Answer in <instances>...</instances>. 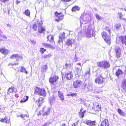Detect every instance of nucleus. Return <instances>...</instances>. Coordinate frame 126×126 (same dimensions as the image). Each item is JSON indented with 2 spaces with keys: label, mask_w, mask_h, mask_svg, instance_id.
<instances>
[{
  "label": "nucleus",
  "mask_w": 126,
  "mask_h": 126,
  "mask_svg": "<svg viewBox=\"0 0 126 126\" xmlns=\"http://www.w3.org/2000/svg\"><path fill=\"white\" fill-rule=\"evenodd\" d=\"M0 51L4 55H7L8 53V50L5 49L4 48H1Z\"/></svg>",
  "instance_id": "nucleus-23"
},
{
  "label": "nucleus",
  "mask_w": 126,
  "mask_h": 126,
  "mask_svg": "<svg viewBox=\"0 0 126 126\" xmlns=\"http://www.w3.org/2000/svg\"><path fill=\"white\" fill-rule=\"evenodd\" d=\"M83 123L89 126H95L96 124V122L95 121H92L91 120H88L87 119L84 120Z\"/></svg>",
  "instance_id": "nucleus-7"
},
{
  "label": "nucleus",
  "mask_w": 126,
  "mask_h": 126,
  "mask_svg": "<svg viewBox=\"0 0 126 126\" xmlns=\"http://www.w3.org/2000/svg\"><path fill=\"white\" fill-rule=\"evenodd\" d=\"M95 16L97 19L99 20H101V17L98 14H95Z\"/></svg>",
  "instance_id": "nucleus-42"
},
{
  "label": "nucleus",
  "mask_w": 126,
  "mask_h": 126,
  "mask_svg": "<svg viewBox=\"0 0 126 126\" xmlns=\"http://www.w3.org/2000/svg\"><path fill=\"white\" fill-rule=\"evenodd\" d=\"M65 37V34L64 32H63L60 35L59 37V40L58 41V43L60 44V43L62 42L63 39H64Z\"/></svg>",
  "instance_id": "nucleus-19"
},
{
  "label": "nucleus",
  "mask_w": 126,
  "mask_h": 126,
  "mask_svg": "<svg viewBox=\"0 0 126 126\" xmlns=\"http://www.w3.org/2000/svg\"><path fill=\"white\" fill-rule=\"evenodd\" d=\"M20 72L25 73L26 74H27L28 73V72L26 70L25 68L23 66H22L21 67L20 69Z\"/></svg>",
  "instance_id": "nucleus-35"
},
{
  "label": "nucleus",
  "mask_w": 126,
  "mask_h": 126,
  "mask_svg": "<svg viewBox=\"0 0 126 126\" xmlns=\"http://www.w3.org/2000/svg\"><path fill=\"white\" fill-rule=\"evenodd\" d=\"M83 30L87 37L90 38L94 36L95 32L92 28L91 25H87L84 26Z\"/></svg>",
  "instance_id": "nucleus-3"
},
{
  "label": "nucleus",
  "mask_w": 126,
  "mask_h": 126,
  "mask_svg": "<svg viewBox=\"0 0 126 126\" xmlns=\"http://www.w3.org/2000/svg\"><path fill=\"white\" fill-rule=\"evenodd\" d=\"M80 8L78 6H75L72 8L71 10L73 12H75L76 11H79V10Z\"/></svg>",
  "instance_id": "nucleus-32"
},
{
  "label": "nucleus",
  "mask_w": 126,
  "mask_h": 126,
  "mask_svg": "<svg viewBox=\"0 0 126 126\" xmlns=\"http://www.w3.org/2000/svg\"><path fill=\"white\" fill-rule=\"evenodd\" d=\"M121 87L124 89H126V80L124 79L122 82Z\"/></svg>",
  "instance_id": "nucleus-33"
},
{
  "label": "nucleus",
  "mask_w": 126,
  "mask_h": 126,
  "mask_svg": "<svg viewBox=\"0 0 126 126\" xmlns=\"http://www.w3.org/2000/svg\"><path fill=\"white\" fill-rule=\"evenodd\" d=\"M20 2V1L17 0L16 1V3L17 5Z\"/></svg>",
  "instance_id": "nucleus-59"
},
{
  "label": "nucleus",
  "mask_w": 126,
  "mask_h": 126,
  "mask_svg": "<svg viewBox=\"0 0 126 126\" xmlns=\"http://www.w3.org/2000/svg\"><path fill=\"white\" fill-rule=\"evenodd\" d=\"M43 45L44 47H45L50 48L52 49H54L55 48L53 46H52L50 44L48 43H43Z\"/></svg>",
  "instance_id": "nucleus-21"
},
{
  "label": "nucleus",
  "mask_w": 126,
  "mask_h": 126,
  "mask_svg": "<svg viewBox=\"0 0 126 126\" xmlns=\"http://www.w3.org/2000/svg\"><path fill=\"white\" fill-rule=\"evenodd\" d=\"M77 95V94L76 93H72L70 95L72 97L75 96Z\"/></svg>",
  "instance_id": "nucleus-51"
},
{
  "label": "nucleus",
  "mask_w": 126,
  "mask_h": 126,
  "mask_svg": "<svg viewBox=\"0 0 126 126\" xmlns=\"http://www.w3.org/2000/svg\"><path fill=\"white\" fill-rule=\"evenodd\" d=\"M50 124L49 122L45 123L43 125L41 126H49Z\"/></svg>",
  "instance_id": "nucleus-48"
},
{
  "label": "nucleus",
  "mask_w": 126,
  "mask_h": 126,
  "mask_svg": "<svg viewBox=\"0 0 126 126\" xmlns=\"http://www.w3.org/2000/svg\"><path fill=\"white\" fill-rule=\"evenodd\" d=\"M20 56H19L17 54H15L13 55L11 57V58L12 59H14L16 58H20Z\"/></svg>",
  "instance_id": "nucleus-34"
},
{
  "label": "nucleus",
  "mask_w": 126,
  "mask_h": 126,
  "mask_svg": "<svg viewBox=\"0 0 126 126\" xmlns=\"http://www.w3.org/2000/svg\"><path fill=\"white\" fill-rule=\"evenodd\" d=\"M93 90L92 86L89 85L88 83H84L82 87V91L86 93L87 92H92Z\"/></svg>",
  "instance_id": "nucleus-4"
},
{
  "label": "nucleus",
  "mask_w": 126,
  "mask_h": 126,
  "mask_svg": "<svg viewBox=\"0 0 126 126\" xmlns=\"http://www.w3.org/2000/svg\"><path fill=\"white\" fill-rule=\"evenodd\" d=\"M103 78L101 76L98 77L95 80V83L102 84L103 83Z\"/></svg>",
  "instance_id": "nucleus-11"
},
{
  "label": "nucleus",
  "mask_w": 126,
  "mask_h": 126,
  "mask_svg": "<svg viewBox=\"0 0 126 126\" xmlns=\"http://www.w3.org/2000/svg\"><path fill=\"white\" fill-rule=\"evenodd\" d=\"M45 30V29L44 27H39L38 28V32L40 33H43V34H44V31Z\"/></svg>",
  "instance_id": "nucleus-25"
},
{
  "label": "nucleus",
  "mask_w": 126,
  "mask_h": 126,
  "mask_svg": "<svg viewBox=\"0 0 126 126\" xmlns=\"http://www.w3.org/2000/svg\"><path fill=\"white\" fill-rule=\"evenodd\" d=\"M62 1H63V2H67L70 1H72V0H62Z\"/></svg>",
  "instance_id": "nucleus-53"
},
{
  "label": "nucleus",
  "mask_w": 126,
  "mask_h": 126,
  "mask_svg": "<svg viewBox=\"0 0 126 126\" xmlns=\"http://www.w3.org/2000/svg\"><path fill=\"white\" fill-rule=\"evenodd\" d=\"M118 14L119 16V18L120 19L122 17L123 15L122 14V13L119 12L118 13Z\"/></svg>",
  "instance_id": "nucleus-50"
},
{
  "label": "nucleus",
  "mask_w": 126,
  "mask_h": 126,
  "mask_svg": "<svg viewBox=\"0 0 126 126\" xmlns=\"http://www.w3.org/2000/svg\"><path fill=\"white\" fill-rule=\"evenodd\" d=\"M101 34L105 42L108 44L110 45L111 43L110 36H108L106 33L104 31L101 33Z\"/></svg>",
  "instance_id": "nucleus-6"
},
{
  "label": "nucleus",
  "mask_w": 126,
  "mask_h": 126,
  "mask_svg": "<svg viewBox=\"0 0 126 126\" xmlns=\"http://www.w3.org/2000/svg\"><path fill=\"white\" fill-rule=\"evenodd\" d=\"M119 40L123 44L126 45V36H121L119 37Z\"/></svg>",
  "instance_id": "nucleus-13"
},
{
  "label": "nucleus",
  "mask_w": 126,
  "mask_h": 126,
  "mask_svg": "<svg viewBox=\"0 0 126 126\" xmlns=\"http://www.w3.org/2000/svg\"><path fill=\"white\" fill-rule=\"evenodd\" d=\"M105 29L106 30H107L109 33L110 34H111V31L110 29L108 27H106Z\"/></svg>",
  "instance_id": "nucleus-46"
},
{
  "label": "nucleus",
  "mask_w": 126,
  "mask_h": 126,
  "mask_svg": "<svg viewBox=\"0 0 126 126\" xmlns=\"http://www.w3.org/2000/svg\"><path fill=\"white\" fill-rule=\"evenodd\" d=\"M86 112V110H84L83 112H79V115L80 117L81 118H83L84 116V114Z\"/></svg>",
  "instance_id": "nucleus-37"
},
{
  "label": "nucleus",
  "mask_w": 126,
  "mask_h": 126,
  "mask_svg": "<svg viewBox=\"0 0 126 126\" xmlns=\"http://www.w3.org/2000/svg\"><path fill=\"white\" fill-rule=\"evenodd\" d=\"M0 121L2 122L6 123L8 124H9L10 122V121L7 117H5L4 119H2Z\"/></svg>",
  "instance_id": "nucleus-27"
},
{
  "label": "nucleus",
  "mask_w": 126,
  "mask_h": 126,
  "mask_svg": "<svg viewBox=\"0 0 126 126\" xmlns=\"http://www.w3.org/2000/svg\"><path fill=\"white\" fill-rule=\"evenodd\" d=\"M117 111L120 115L123 116H125L126 113L123 112V110L120 109H117Z\"/></svg>",
  "instance_id": "nucleus-29"
},
{
  "label": "nucleus",
  "mask_w": 126,
  "mask_h": 126,
  "mask_svg": "<svg viewBox=\"0 0 126 126\" xmlns=\"http://www.w3.org/2000/svg\"><path fill=\"white\" fill-rule=\"evenodd\" d=\"M21 118H23V119L24 120L27 119H24V118H28V115L26 114H21L20 115Z\"/></svg>",
  "instance_id": "nucleus-43"
},
{
  "label": "nucleus",
  "mask_w": 126,
  "mask_h": 126,
  "mask_svg": "<svg viewBox=\"0 0 126 126\" xmlns=\"http://www.w3.org/2000/svg\"><path fill=\"white\" fill-rule=\"evenodd\" d=\"M108 121L107 119L102 122L101 123V126H108Z\"/></svg>",
  "instance_id": "nucleus-26"
},
{
  "label": "nucleus",
  "mask_w": 126,
  "mask_h": 126,
  "mask_svg": "<svg viewBox=\"0 0 126 126\" xmlns=\"http://www.w3.org/2000/svg\"><path fill=\"white\" fill-rule=\"evenodd\" d=\"M46 51V49H44V48H40V51L41 52L42 54H43L44 52Z\"/></svg>",
  "instance_id": "nucleus-49"
},
{
  "label": "nucleus",
  "mask_w": 126,
  "mask_h": 126,
  "mask_svg": "<svg viewBox=\"0 0 126 126\" xmlns=\"http://www.w3.org/2000/svg\"><path fill=\"white\" fill-rule=\"evenodd\" d=\"M120 19L122 20H124L125 22H126V19L125 18L122 17Z\"/></svg>",
  "instance_id": "nucleus-58"
},
{
  "label": "nucleus",
  "mask_w": 126,
  "mask_h": 126,
  "mask_svg": "<svg viewBox=\"0 0 126 126\" xmlns=\"http://www.w3.org/2000/svg\"><path fill=\"white\" fill-rule=\"evenodd\" d=\"M55 16L58 18V19L56 18L55 20L56 21H58L60 20L63 19V15L62 13H59L57 12H55Z\"/></svg>",
  "instance_id": "nucleus-9"
},
{
  "label": "nucleus",
  "mask_w": 126,
  "mask_h": 126,
  "mask_svg": "<svg viewBox=\"0 0 126 126\" xmlns=\"http://www.w3.org/2000/svg\"><path fill=\"white\" fill-rule=\"evenodd\" d=\"M25 14L26 16L30 17V11L29 10L27 9L26 10L25 12Z\"/></svg>",
  "instance_id": "nucleus-40"
},
{
  "label": "nucleus",
  "mask_w": 126,
  "mask_h": 126,
  "mask_svg": "<svg viewBox=\"0 0 126 126\" xmlns=\"http://www.w3.org/2000/svg\"><path fill=\"white\" fill-rule=\"evenodd\" d=\"M64 69H66L65 73L66 79L68 80L71 79L73 77V75L72 72L73 68L71 64L66 63L64 66Z\"/></svg>",
  "instance_id": "nucleus-2"
},
{
  "label": "nucleus",
  "mask_w": 126,
  "mask_h": 126,
  "mask_svg": "<svg viewBox=\"0 0 126 126\" xmlns=\"http://www.w3.org/2000/svg\"><path fill=\"white\" fill-rule=\"evenodd\" d=\"M80 18V28H77L76 31V33H77L78 35L79 36L82 35V31L81 30L82 25L83 24H87L89 21V16L87 15H85L84 14H83L81 15Z\"/></svg>",
  "instance_id": "nucleus-1"
},
{
  "label": "nucleus",
  "mask_w": 126,
  "mask_h": 126,
  "mask_svg": "<svg viewBox=\"0 0 126 126\" xmlns=\"http://www.w3.org/2000/svg\"><path fill=\"white\" fill-rule=\"evenodd\" d=\"M120 48L118 47H116L115 48V51L116 54V57L117 58H119L121 54Z\"/></svg>",
  "instance_id": "nucleus-16"
},
{
  "label": "nucleus",
  "mask_w": 126,
  "mask_h": 126,
  "mask_svg": "<svg viewBox=\"0 0 126 126\" xmlns=\"http://www.w3.org/2000/svg\"><path fill=\"white\" fill-rule=\"evenodd\" d=\"M48 70V67L47 64L43 65L41 68V71L42 73L46 72Z\"/></svg>",
  "instance_id": "nucleus-22"
},
{
  "label": "nucleus",
  "mask_w": 126,
  "mask_h": 126,
  "mask_svg": "<svg viewBox=\"0 0 126 126\" xmlns=\"http://www.w3.org/2000/svg\"><path fill=\"white\" fill-rule=\"evenodd\" d=\"M50 103L51 104L54 103L55 101V98L54 97H52V98L49 99Z\"/></svg>",
  "instance_id": "nucleus-44"
},
{
  "label": "nucleus",
  "mask_w": 126,
  "mask_h": 126,
  "mask_svg": "<svg viewBox=\"0 0 126 126\" xmlns=\"http://www.w3.org/2000/svg\"><path fill=\"white\" fill-rule=\"evenodd\" d=\"M121 25L119 23H117L115 24L114 27L116 29H118L121 27Z\"/></svg>",
  "instance_id": "nucleus-45"
},
{
  "label": "nucleus",
  "mask_w": 126,
  "mask_h": 126,
  "mask_svg": "<svg viewBox=\"0 0 126 126\" xmlns=\"http://www.w3.org/2000/svg\"><path fill=\"white\" fill-rule=\"evenodd\" d=\"M61 126H67L65 124H62Z\"/></svg>",
  "instance_id": "nucleus-62"
},
{
  "label": "nucleus",
  "mask_w": 126,
  "mask_h": 126,
  "mask_svg": "<svg viewBox=\"0 0 126 126\" xmlns=\"http://www.w3.org/2000/svg\"><path fill=\"white\" fill-rule=\"evenodd\" d=\"M29 98V97L26 96L24 98V99H22L20 101V102H24L26 101H27Z\"/></svg>",
  "instance_id": "nucleus-38"
},
{
  "label": "nucleus",
  "mask_w": 126,
  "mask_h": 126,
  "mask_svg": "<svg viewBox=\"0 0 126 126\" xmlns=\"http://www.w3.org/2000/svg\"><path fill=\"white\" fill-rule=\"evenodd\" d=\"M35 91L36 93L39 95H43L45 94L46 91L45 90L42 89L38 87L36 88Z\"/></svg>",
  "instance_id": "nucleus-8"
},
{
  "label": "nucleus",
  "mask_w": 126,
  "mask_h": 126,
  "mask_svg": "<svg viewBox=\"0 0 126 126\" xmlns=\"http://www.w3.org/2000/svg\"><path fill=\"white\" fill-rule=\"evenodd\" d=\"M47 55V57L48 58H49V57H51V54H48Z\"/></svg>",
  "instance_id": "nucleus-57"
},
{
  "label": "nucleus",
  "mask_w": 126,
  "mask_h": 126,
  "mask_svg": "<svg viewBox=\"0 0 126 126\" xmlns=\"http://www.w3.org/2000/svg\"><path fill=\"white\" fill-rule=\"evenodd\" d=\"M80 59L79 58H78L76 54L75 56V58L73 60V61L74 62H76L79 61Z\"/></svg>",
  "instance_id": "nucleus-39"
},
{
  "label": "nucleus",
  "mask_w": 126,
  "mask_h": 126,
  "mask_svg": "<svg viewBox=\"0 0 126 126\" xmlns=\"http://www.w3.org/2000/svg\"><path fill=\"white\" fill-rule=\"evenodd\" d=\"M90 68L86 71L84 74V76L85 78H87L89 77L90 75Z\"/></svg>",
  "instance_id": "nucleus-30"
},
{
  "label": "nucleus",
  "mask_w": 126,
  "mask_h": 126,
  "mask_svg": "<svg viewBox=\"0 0 126 126\" xmlns=\"http://www.w3.org/2000/svg\"><path fill=\"white\" fill-rule=\"evenodd\" d=\"M123 72L122 70H121L119 69L116 72L115 75L118 78H119L120 76H121L123 74Z\"/></svg>",
  "instance_id": "nucleus-24"
},
{
  "label": "nucleus",
  "mask_w": 126,
  "mask_h": 126,
  "mask_svg": "<svg viewBox=\"0 0 126 126\" xmlns=\"http://www.w3.org/2000/svg\"><path fill=\"white\" fill-rule=\"evenodd\" d=\"M78 124V123H73V124L72 125V126L71 125V126H76Z\"/></svg>",
  "instance_id": "nucleus-54"
},
{
  "label": "nucleus",
  "mask_w": 126,
  "mask_h": 126,
  "mask_svg": "<svg viewBox=\"0 0 126 126\" xmlns=\"http://www.w3.org/2000/svg\"><path fill=\"white\" fill-rule=\"evenodd\" d=\"M47 41H49L51 43H53L54 42V36L52 35L47 36Z\"/></svg>",
  "instance_id": "nucleus-18"
},
{
  "label": "nucleus",
  "mask_w": 126,
  "mask_h": 126,
  "mask_svg": "<svg viewBox=\"0 0 126 126\" xmlns=\"http://www.w3.org/2000/svg\"><path fill=\"white\" fill-rule=\"evenodd\" d=\"M9 0H0V2H3L5 3L6 2H7Z\"/></svg>",
  "instance_id": "nucleus-52"
},
{
  "label": "nucleus",
  "mask_w": 126,
  "mask_h": 126,
  "mask_svg": "<svg viewBox=\"0 0 126 126\" xmlns=\"http://www.w3.org/2000/svg\"><path fill=\"white\" fill-rule=\"evenodd\" d=\"M97 65L102 68L106 69L109 68L110 66V64L108 61H105L98 63Z\"/></svg>",
  "instance_id": "nucleus-5"
},
{
  "label": "nucleus",
  "mask_w": 126,
  "mask_h": 126,
  "mask_svg": "<svg viewBox=\"0 0 126 126\" xmlns=\"http://www.w3.org/2000/svg\"><path fill=\"white\" fill-rule=\"evenodd\" d=\"M44 102V100L43 98L42 97H40L39 98L38 105L39 106H40L42 105V104Z\"/></svg>",
  "instance_id": "nucleus-28"
},
{
  "label": "nucleus",
  "mask_w": 126,
  "mask_h": 126,
  "mask_svg": "<svg viewBox=\"0 0 126 126\" xmlns=\"http://www.w3.org/2000/svg\"><path fill=\"white\" fill-rule=\"evenodd\" d=\"M81 82L80 80H78L73 83V85L75 88L79 87L81 84Z\"/></svg>",
  "instance_id": "nucleus-12"
},
{
  "label": "nucleus",
  "mask_w": 126,
  "mask_h": 126,
  "mask_svg": "<svg viewBox=\"0 0 126 126\" xmlns=\"http://www.w3.org/2000/svg\"><path fill=\"white\" fill-rule=\"evenodd\" d=\"M81 68H82V66L81 65V63H78L76 65L75 70L78 73L80 72Z\"/></svg>",
  "instance_id": "nucleus-17"
},
{
  "label": "nucleus",
  "mask_w": 126,
  "mask_h": 126,
  "mask_svg": "<svg viewBox=\"0 0 126 126\" xmlns=\"http://www.w3.org/2000/svg\"><path fill=\"white\" fill-rule=\"evenodd\" d=\"M18 63L12 64V65H18Z\"/></svg>",
  "instance_id": "nucleus-63"
},
{
  "label": "nucleus",
  "mask_w": 126,
  "mask_h": 126,
  "mask_svg": "<svg viewBox=\"0 0 126 126\" xmlns=\"http://www.w3.org/2000/svg\"><path fill=\"white\" fill-rule=\"evenodd\" d=\"M50 109V108H47V110L44 112V113L43 114V115H48L49 113Z\"/></svg>",
  "instance_id": "nucleus-36"
},
{
  "label": "nucleus",
  "mask_w": 126,
  "mask_h": 126,
  "mask_svg": "<svg viewBox=\"0 0 126 126\" xmlns=\"http://www.w3.org/2000/svg\"><path fill=\"white\" fill-rule=\"evenodd\" d=\"M15 96L16 97H18V94H16L15 95Z\"/></svg>",
  "instance_id": "nucleus-64"
},
{
  "label": "nucleus",
  "mask_w": 126,
  "mask_h": 126,
  "mask_svg": "<svg viewBox=\"0 0 126 126\" xmlns=\"http://www.w3.org/2000/svg\"><path fill=\"white\" fill-rule=\"evenodd\" d=\"M31 42L33 45H35L36 43V42L33 40L31 41Z\"/></svg>",
  "instance_id": "nucleus-56"
},
{
  "label": "nucleus",
  "mask_w": 126,
  "mask_h": 126,
  "mask_svg": "<svg viewBox=\"0 0 126 126\" xmlns=\"http://www.w3.org/2000/svg\"><path fill=\"white\" fill-rule=\"evenodd\" d=\"M74 40L73 39H69L66 43V45L67 46H71L74 43Z\"/></svg>",
  "instance_id": "nucleus-20"
},
{
  "label": "nucleus",
  "mask_w": 126,
  "mask_h": 126,
  "mask_svg": "<svg viewBox=\"0 0 126 126\" xmlns=\"http://www.w3.org/2000/svg\"><path fill=\"white\" fill-rule=\"evenodd\" d=\"M17 91L16 89L13 87L9 88L8 90L7 94L9 95L10 93L13 92H16Z\"/></svg>",
  "instance_id": "nucleus-15"
},
{
  "label": "nucleus",
  "mask_w": 126,
  "mask_h": 126,
  "mask_svg": "<svg viewBox=\"0 0 126 126\" xmlns=\"http://www.w3.org/2000/svg\"><path fill=\"white\" fill-rule=\"evenodd\" d=\"M44 58H47V55H45L44 56Z\"/></svg>",
  "instance_id": "nucleus-61"
},
{
  "label": "nucleus",
  "mask_w": 126,
  "mask_h": 126,
  "mask_svg": "<svg viewBox=\"0 0 126 126\" xmlns=\"http://www.w3.org/2000/svg\"><path fill=\"white\" fill-rule=\"evenodd\" d=\"M58 79V76H55L49 78V81L51 83L53 84L54 83L56 82Z\"/></svg>",
  "instance_id": "nucleus-14"
},
{
  "label": "nucleus",
  "mask_w": 126,
  "mask_h": 126,
  "mask_svg": "<svg viewBox=\"0 0 126 126\" xmlns=\"http://www.w3.org/2000/svg\"><path fill=\"white\" fill-rule=\"evenodd\" d=\"M37 26H38L36 24H34L33 25V29L34 31H36V30Z\"/></svg>",
  "instance_id": "nucleus-47"
},
{
  "label": "nucleus",
  "mask_w": 126,
  "mask_h": 126,
  "mask_svg": "<svg viewBox=\"0 0 126 126\" xmlns=\"http://www.w3.org/2000/svg\"><path fill=\"white\" fill-rule=\"evenodd\" d=\"M59 96L62 101L64 100V98L63 93L61 91H59L58 92Z\"/></svg>",
  "instance_id": "nucleus-31"
},
{
  "label": "nucleus",
  "mask_w": 126,
  "mask_h": 126,
  "mask_svg": "<svg viewBox=\"0 0 126 126\" xmlns=\"http://www.w3.org/2000/svg\"><path fill=\"white\" fill-rule=\"evenodd\" d=\"M43 24V22L42 21H40L37 24L38 26V28L39 27H42V24Z\"/></svg>",
  "instance_id": "nucleus-41"
},
{
  "label": "nucleus",
  "mask_w": 126,
  "mask_h": 126,
  "mask_svg": "<svg viewBox=\"0 0 126 126\" xmlns=\"http://www.w3.org/2000/svg\"><path fill=\"white\" fill-rule=\"evenodd\" d=\"M93 108L95 111H98L100 110L101 106L98 103H95L93 104Z\"/></svg>",
  "instance_id": "nucleus-10"
},
{
  "label": "nucleus",
  "mask_w": 126,
  "mask_h": 126,
  "mask_svg": "<svg viewBox=\"0 0 126 126\" xmlns=\"http://www.w3.org/2000/svg\"><path fill=\"white\" fill-rule=\"evenodd\" d=\"M1 37H3V38L7 39V37L5 35H3L1 36Z\"/></svg>",
  "instance_id": "nucleus-55"
},
{
  "label": "nucleus",
  "mask_w": 126,
  "mask_h": 126,
  "mask_svg": "<svg viewBox=\"0 0 126 126\" xmlns=\"http://www.w3.org/2000/svg\"><path fill=\"white\" fill-rule=\"evenodd\" d=\"M7 26L8 27H11V25H10L9 24H7Z\"/></svg>",
  "instance_id": "nucleus-60"
}]
</instances>
